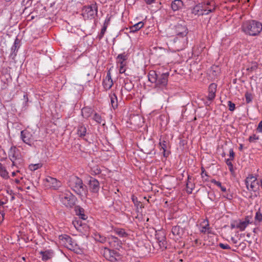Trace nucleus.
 <instances>
[{
	"mask_svg": "<svg viewBox=\"0 0 262 262\" xmlns=\"http://www.w3.org/2000/svg\"><path fill=\"white\" fill-rule=\"evenodd\" d=\"M82 11V15L85 19H92L97 15L98 7L96 4L85 6L83 7Z\"/></svg>",
	"mask_w": 262,
	"mask_h": 262,
	"instance_id": "0eeeda50",
	"label": "nucleus"
},
{
	"mask_svg": "<svg viewBox=\"0 0 262 262\" xmlns=\"http://www.w3.org/2000/svg\"><path fill=\"white\" fill-rule=\"evenodd\" d=\"M20 138L26 144L31 146L33 144L32 134L28 130H23L20 132Z\"/></svg>",
	"mask_w": 262,
	"mask_h": 262,
	"instance_id": "f8f14e48",
	"label": "nucleus"
},
{
	"mask_svg": "<svg viewBox=\"0 0 262 262\" xmlns=\"http://www.w3.org/2000/svg\"><path fill=\"white\" fill-rule=\"evenodd\" d=\"M24 99L25 105H27V103L28 102V100H29L27 94H25L24 95Z\"/></svg>",
	"mask_w": 262,
	"mask_h": 262,
	"instance_id": "bf43d9fd",
	"label": "nucleus"
},
{
	"mask_svg": "<svg viewBox=\"0 0 262 262\" xmlns=\"http://www.w3.org/2000/svg\"><path fill=\"white\" fill-rule=\"evenodd\" d=\"M144 23L143 21H140L134 25H133L129 27V32L130 33H135L139 31L140 29H141L144 26Z\"/></svg>",
	"mask_w": 262,
	"mask_h": 262,
	"instance_id": "5701e85b",
	"label": "nucleus"
},
{
	"mask_svg": "<svg viewBox=\"0 0 262 262\" xmlns=\"http://www.w3.org/2000/svg\"><path fill=\"white\" fill-rule=\"evenodd\" d=\"M77 134L79 137H83L86 134V128L83 124H80L77 127Z\"/></svg>",
	"mask_w": 262,
	"mask_h": 262,
	"instance_id": "393cba45",
	"label": "nucleus"
},
{
	"mask_svg": "<svg viewBox=\"0 0 262 262\" xmlns=\"http://www.w3.org/2000/svg\"><path fill=\"white\" fill-rule=\"evenodd\" d=\"M88 185L92 193H98L100 189L99 182L95 178L90 177L88 182Z\"/></svg>",
	"mask_w": 262,
	"mask_h": 262,
	"instance_id": "9b49d317",
	"label": "nucleus"
},
{
	"mask_svg": "<svg viewBox=\"0 0 262 262\" xmlns=\"http://www.w3.org/2000/svg\"><path fill=\"white\" fill-rule=\"evenodd\" d=\"M204 9L205 12L208 14L210 12H214L215 10V5L213 2H207L203 4Z\"/></svg>",
	"mask_w": 262,
	"mask_h": 262,
	"instance_id": "aec40b11",
	"label": "nucleus"
},
{
	"mask_svg": "<svg viewBox=\"0 0 262 262\" xmlns=\"http://www.w3.org/2000/svg\"><path fill=\"white\" fill-rule=\"evenodd\" d=\"M171 28L176 35L187 36L188 29L185 21L179 20L175 25H171Z\"/></svg>",
	"mask_w": 262,
	"mask_h": 262,
	"instance_id": "423d86ee",
	"label": "nucleus"
},
{
	"mask_svg": "<svg viewBox=\"0 0 262 262\" xmlns=\"http://www.w3.org/2000/svg\"><path fill=\"white\" fill-rule=\"evenodd\" d=\"M231 161H232L231 160L228 159L226 160V163L227 165L229 166V170L230 171H233V164L231 162Z\"/></svg>",
	"mask_w": 262,
	"mask_h": 262,
	"instance_id": "c03bdc74",
	"label": "nucleus"
},
{
	"mask_svg": "<svg viewBox=\"0 0 262 262\" xmlns=\"http://www.w3.org/2000/svg\"><path fill=\"white\" fill-rule=\"evenodd\" d=\"M234 155H235V154H234V152L233 151V149L232 148L230 149V150H229V157H230V158H229V159H230L231 160H233V159L234 158Z\"/></svg>",
	"mask_w": 262,
	"mask_h": 262,
	"instance_id": "603ef678",
	"label": "nucleus"
},
{
	"mask_svg": "<svg viewBox=\"0 0 262 262\" xmlns=\"http://www.w3.org/2000/svg\"><path fill=\"white\" fill-rule=\"evenodd\" d=\"M103 86L106 91L111 89L113 85V81L112 79L110 70L107 72L105 78L103 80Z\"/></svg>",
	"mask_w": 262,
	"mask_h": 262,
	"instance_id": "2eb2a0df",
	"label": "nucleus"
},
{
	"mask_svg": "<svg viewBox=\"0 0 262 262\" xmlns=\"http://www.w3.org/2000/svg\"><path fill=\"white\" fill-rule=\"evenodd\" d=\"M94 112V110L90 107H84L81 110V115L82 117L85 119L90 117Z\"/></svg>",
	"mask_w": 262,
	"mask_h": 262,
	"instance_id": "4be33fe9",
	"label": "nucleus"
},
{
	"mask_svg": "<svg viewBox=\"0 0 262 262\" xmlns=\"http://www.w3.org/2000/svg\"><path fill=\"white\" fill-rule=\"evenodd\" d=\"M245 183L247 190L254 193H251L250 198L254 199L259 196V184L255 176L252 174H249L245 179Z\"/></svg>",
	"mask_w": 262,
	"mask_h": 262,
	"instance_id": "20e7f679",
	"label": "nucleus"
},
{
	"mask_svg": "<svg viewBox=\"0 0 262 262\" xmlns=\"http://www.w3.org/2000/svg\"><path fill=\"white\" fill-rule=\"evenodd\" d=\"M147 5H150L154 3L156 0H144Z\"/></svg>",
	"mask_w": 262,
	"mask_h": 262,
	"instance_id": "052dcab7",
	"label": "nucleus"
},
{
	"mask_svg": "<svg viewBox=\"0 0 262 262\" xmlns=\"http://www.w3.org/2000/svg\"><path fill=\"white\" fill-rule=\"evenodd\" d=\"M9 157L12 162L13 166L20 163L21 159L19 150L15 146H12L8 152Z\"/></svg>",
	"mask_w": 262,
	"mask_h": 262,
	"instance_id": "6e6552de",
	"label": "nucleus"
},
{
	"mask_svg": "<svg viewBox=\"0 0 262 262\" xmlns=\"http://www.w3.org/2000/svg\"><path fill=\"white\" fill-rule=\"evenodd\" d=\"M87 67H88L89 69H92V68H93L92 65V64H88V65L87 66Z\"/></svg>",
	"mask_w": 262,
	"mask_h": 262,
	"instance_id": "338daca9",
	"label": "nucleus"
},
{
	"mask_svg": "<svg viewBox=\"0 0 262 262\" xmlns=\"http://www.w3.org/2000/svg\"><path fill=\"white\" fill-rule=\"evenodd\" d=\"M128 58V55L125 52L119 54L116 58L117 64L126 65V60Z\"/></svg>",
	"mask_w": 262,
	"mask_h": 262,
	"instance_id": "412c9836",
	"label": "nucleus"
},
{
	"mask_svg": "<svg viewBox=\"0 0 262 262\" xmlns=\"http://www.w3.org/2000/svg\"><path fill=\"white\" fill-rule=\"evenodd\" d=\"M242 31L250 36H256L262 30V24L255 20H250L243 23L242 26Z\"/></svg>",
	"mask_w": 262,
	"mask_h": 262,
	"instance_id": "7ed1b4c3",
	"label": "nucleus"
},
{
	"mask_svg": "<svg viewBox=\"0 0 262 262\" xmlns=\"http://www.w3.org/2000/svg\"><path fill=\"white\" fill-rule=\"evenodd\" d=\"M160 145L161 147V148L163 149L164 151H165L167 147V142L165 141L160 142Z\"/></svg>",
	"mask_w": 262,
	"mask_h": 262,
	"instance_id": "8fccbe9b",
	"label": "nucleus"
},
{
	"mask_svg": "<svg viewBox=\"0 0 262 262\" xmlns=\"http://www.w3.org/2000/svg\"><path fill=\"white\" fill-rule=\"evenodd\" d=\"M60 202L68 208H72L75 204L76 197L68 190H65L59 194Z\"/></svg>",
	"mask_w": 262,
	"mask_h": 262,
	"instance_id": "39448f33",
	"label": "nucleus"
},
{
	"mask_svg": "<svg viewBox=\"0 0 262 262\" xmlns=\"http://www.w3.org/2000/svg\"><path fill=\"white\" fill-rule=\"evenodd\" d=\"M61 239L65 244V246L70 250H75L77 246L75 241L69 235H64Z\"/></svg>",
	"mask_w": 262,
	"mask_h": 262,
	"instance_id": "ddd939ff",
	"label": "nucleus"
},
{
	"mask_svg": "<svg viewBox=\"0 0 262 262\" xmlns=\"http://www.w3.org/2000/svg\"><path fill=\"white\" fill-rule=\"evenodd\" d=\"M110 98L112 106L114 109H115L118 106V100L117 96L115 93H111L110 94Z\"/></svg>",
	"mask_w": 262,
	"mask_h": 262,
	"instance_id": "a878e982",
	"label": "nucleus"
},
{
	"mask_svg": "<svg viewBox=\"0 0 262 262\" xmlns=\"http://www.w3.org/2000/svg\"><path fill=\"white\" fill-rule=\"evenodd\" d=\"M119 72L120 73H124L125 72L124 67L126 65L119 64Z\"/></svg>",
	"mask_w": 262,
	"mask_h": 262,
	"instance_id": "864d4df0",
	"label": "nucleus"
},
{
	"mask_svg": "<svg viewBox=\"0 0 262 262\" xmlns=\"http://www.w3.org/2000/svg\"><path fill=\"white\" fill-rule=\"evenodd\" d=\"M72 224L77 230L81 231L82 223L81 220H75L73 221Z\"/></svg>",
	"mask_w": 262,
	"mask_h": 262,
	"instance_id": "c756f323",
	"label": "nucleus"
},
{
	"mask_svg": "<svg viewBox=\"0 0 262 262\" xmlns=\"http://www.w3.org/2000/svg\"><path fill=\"white\" fill-rule=\"evenodd\" d=\"M251 217L247 216L244 221H239L238 222H237L236 225H231L232 228H236L239 229L240 231H244L245 228L247 227V226L251 223L250 222V219Z\"/></svg>",
	"mask_w": 262,
	"mask_h": 262,
	"instance_id": "4468645a",
	"label": "nucleus"
},
{
	"mask_svg": "<svg viewBox=\"0 0 262 262\" xmlns=\"http://www.w3.org/2000/svg\"><path fill=\"white\" fill-rule=\"evenodd\" d=\"M114 231L120 237H126L128 235L123 229H116Z\"/></svg>",
	"mask_w": 262,
	"mask_h": 262,
	"instance_id": "f704fd0d",
	"label": "nucleus"
},
{
	"mask_svg": "<svg viewBox=\"0 0 262 262\" xmlns=\"http://www.w3.org/2000/svg\"><path fill=\"white\" fill-rule=\"evenodd\" d=\"M255 220L259 222L262 221V214L259 211L256 212Z\"/></svg>",
	"mask_w": 262,
	"mask_h": 262,
	"instance_id": "a18cd8bd",
	"label": "nucleus"
},
{
	"mask_svg": "<svg viewBox=\"0 0 262 262\" xmlns=\"http://www.w3.org/2000/svg\"><path fill=\"white\" fill-rule=\"evenodd\" d=\"M257 130L259 133H262V121H260L258 124Z\"/></svg>",
	"mask_w": 262,
	"mask_h": 262,
	"instance_id": "6e6d98bb",
	"label": "nucleus"
},
{
	"mask_svg": "<svg viewBox=\"0 0 262 262\" xmlns=\"http://www.w3.org/2000/svg\"><path fill=\"white\" fill-rule=\"evenodd\" d=\"M209 229V224H207L205 226L202 228L201 230L202 232H206L207 230Z\"/></svg>",
	"mask_w": 262,
	"mask_h": 262,
	"instance_id": "13d9d810",
	"label": "nucleus"
},
{
	"mask_svg": "<svg viewBox=\"0 0 262 262\" xmlns=\"http://www.w3.org/2000/svg\"><path fill=\"white\" fill-rule=\"evenodd\" d=\"M5 167L3 166V165L0 163V170H3Z\"/></svg>",
	"mask_w": 262,
	"mask_h": 262,
	"instance_id": "0e129e2a",
	"label": "nucleus"
},
{
	"mask_svg": "<svg viewBox=\"0 0 262 262\" xmlns=\"http://www.w3.org/2000/svg\"><path fill=\"white\" fill-rule=\"evenodd\" d=\"M155 236L160 248L162 250L166 249L167 242L166 241V236L164 232L163 231L157 232Z\"/></svg>",
	"mask_w": 262,
	"mask_h": 262,
	"instance_id": "9d476101",
	"label": "nucleus"
},
{
	"mask_svg": "<svg viewBox=\"0 0 262 262\" xmlns=\"http://www.w3.org/2000/svg\"><path fill=\"white\" fill-rule=\"evenodd\" d=\"M5 204H6V202L0 201V206H2V205H4Z\"/></svg>",
	"mask_w": 262,
	"mask_h": 262,
	"instance_id": "69168bd1",
	"label": "nucleus"
},
{
	"mask_svg": "<svg viewBox=\"0 0 262 262\" xmlns=\"http://www.w3.org/2000/svg\"><path fill=\"white\" fill-rule=\"evenodd\" d=\"M69 186L78 195L83 196L88 193L86 186L82 180L76 176H72L68 181Z\"/></svg>",
	"mask_w": 262,
	"mask_h": 262,
	"instance_id": "f03ea898",
	"label": "nucleus"
},
{
	"mask_svg": "<svg viewBox=\"0 0 262 262\" xmlns=\"http://www.w3.org/2000/svg\"><path fill=\"white\" fill-rule=\"evenodd\" d=\"M204 174L206 176H208L207 175V172L205 171L204 168L203 167L202 168V173H201V176H202V177L203 178L204 177Z\"/></svg>",
	"mask_w": 262,
	"mask_h": 262,
	"instance_id": "680f3d73",
	"label": "nucleus"
},
{
	"mask_svg": "<svg viewBox=\"0 0 262 262\" xmlns=\"http://www.w3.org/2000/svg\"><path fill=\"white\" fill-rule=\"evenodd\" d=\"M76 214L77 215H81L84 212V209L80 206H76L75 208Z\"/></svg>",
	"mask_w": 262,
	"mask_h": 262,
	"instance_id": "a19ab883",
	"label": "nucleus"
},
{
	"mask_svg": "<svg viewBox=\"0 0 262 262\" xmlns=\"http://www.w3.org/2000/svg\"><path fill=\"white\" fill-rule=\"evenodd\" d=\"M191 13L195 15H207L204 9L203 5L199 4L195 6L191 10Z\"/></svg>",
	"mask_w": 262,
	"mask_h": 262,
	"instance_id": "f3484780",
	"label": "nucleus"
},
{
	"mask_svg": "<svg viewBox=\"0 0 262 262\" xmlns=\"http://www.w3.org/2000/svg\"><path fill=\"white\" fill-rule=\"evenodd\" d=\"M219 246L223 249H230L231 248L228 244H224L223 243H220Z\"/></svg>",
	"mask_w": 262,
	"mask_h": 262,
	"instance_id": "3c124183",
	"label": "nucleus"
},
{
	"mask_svg": "<svg viewBox=\"0 0 262 262\" xmlns=\"http://www.w3.org/2000/svg\"><path fill=\"white\" fill-rule=\"evenodd\" d=\"M95 239L96 241L101 243H104L106 241V237L99 234L95 235Z\"/></svg>",
	"mask_w": 262,
	"mask_h": 262,
	"instance_id": "e433bc0d",
	"label": "nucleus"
},
{
	"mask_svg": "<svg viewBox=\"0 0 262 262\" xmlns=\"http://www.w3.org/2000/svg\"><path fill=\"white\" fill-rule=\"evenodd\" d=\"M0 176L5 179L8 178V172L6 169V168H4L3 170H0Z\"/></svg>",
	"mask_w": 262,
	"mask_h": 262,
	"instance_id": "ea45409f",
	"label": "nucleus"
},
{
	"mask_svg": "<svg viewBox=\"0 0 262 262\" xmlns=\"http://www.w3.org/2000/svg\"><path fill=\"white\" fill-rule=\"evenodd\" d=\"M104 252L106 258L108 259L110 261H113L115 259L113 256H111V251L108 248H105Z\"/></svg>",
	"mask_w": 262,
	"mask_h": 262,
	"instance_id": "c9c22d12",
	"label": "nucleus"
},
{
	"mask_svg": "<svg viewBox=\"0 0 262 262\" xmlns=\"http://www.w3.org/2000/svg\"><path fill=\"white\" fill-rule=\"evenodd\" d=\"M18 43H19V42H18V39H16L15 41H14V44L13 45V46L11 47V51L13 52L11 54V56H13V57H15L16 56V53H15V51L16 50L17 51L18 50Z\"/></svg>",
	"mask_w": 262,
	"mask_h": 262,
	"instance_id": "7c9ffc66",
	"label": "nucleus"
},
{
	"mask_svg": "<svg viewBox=\"0 0 262 262\" xmlns=\"http://www.w3.org/2000/svg\"><path fill=\"white\" fill-rule=\"evenodd\" d=\"M182 232V228L179 226H173L171 229V233L174 236H180Z\"/></svg>",
	"mask_w": 262,
	"mask_h": 262,
	"instance_id": "cd10ccee",
	"label": "nucleus"
},
{
	"mask_svg": "<svg viewBox=\"0 0 262 262\" xmlns=\"http://www.w3.org/2000/svg\"><path fill=\"white\" fill-rule=\"evenodd\" d=\"M79 216L80 217L81 219H82L83 220H85L86 219V217H85V215L84 214V212L81 215H80Z\"/></svg>",
	"mask_w": 262,
	"mask_h": 262,
	"instance_id": "e2e57ef3",
	"label": "nucleus"
},
{
	"mask_svg": "<svg viewBox=\"0 0 262 262\" xmlns=\"http://www.w3.org/2000/svg\"><path fill=\"white\" fill-rule=\"evenodd\" d=\"M203 49L204 47H195L193 49L192 53L194 56H199L201 54Z\"/></svg>",
	"mask_w": 262,
	"mask_h": 262,
	"instance_id": "2f4dec72",
	"label": "nucleus"
},
{
	"mask_svg": "<svg viewBox=\"0 0 262 262\" xmlns=\"http://www.w3.org/2000/svg\"><path fill=\"white\" fill-rule=\"evenodd\" d=\"M232 240L234 244H236L237 243V241L235 240L233 238H232Z\"/></svg>",
	"mask_w": 262,
	"mask_h": 262,
	"instance_id": "774afa93",
	"label": "nucleus"
},
{
	"mask_svg": "<svg viewBox=\"0 0 262 262\" xmlns=\"http://www.w3.org/2000/svg\"><path fill=\"white\" fill-rule=\"evenodd\" d=\"M93 119L98 123H103V125L105 124V122L103 120L101 116L97 113H95Z\"/></svg>",
	"mask_w": 262,
	"mask_h": 262,
	"instance_id": "473e14b6",
	"label": "nucleus"
},
{
	"mask_svg": "<svg viewBox=\"0 0 262 262\" xmlns=\"http://www.w3.org/2000/svg\"><path fill=\"white\" fill-rule=\"evenodd\" d=\"M132 200L135 206H136L137 207H141L142 204H141L140 202L138 201L137 198L134 195H133L132 196Z\"/></svg>",
	"mask_w": 262,
	"mask_h": 262,
	"instance_id": "58836bf2",
	"label": "nucleus"
},
{
	"mask_svg": "<svg viewBox=\"0 0 262 262\" xmlns=\"http://www.w3.org/2000/svg\"><path fill=\"white\" fill-rule=\"evenodd\" d=\"M259 139V137L255 134L251 136L249 138V141L250 142H255L256 141Z\"/></svg>",
	"mask_w": 262,
	"mask_h": 262,
	"instance_id": "37998d69",
	"label": "nucleus"
},
{
	"mask_svg": "<svg viewBox=\"0 0 262 262\" xmlns=\"http://www.w3.org/2000/svg\"><path fill=\"white\" fill-rule=\"evenodd\" d=\"M174 47L178 50H182L184 49L188 44V37L176 35L173 39Z\"/></svg>",
	"mask_w": 262,
	"mask_h": 262,
	"instance_id": "1a4fd4ad",
	"label": "nucleus"
},
{
	"mask_svg": "<svg viewBox=\"0 0 262 262\" xmlns=\"http://www.w3.org/2000/svg\"><path fill=\"white\" fill-rule=\"evenodd\" d=\"M45 180L48 183V186L53 188L54 189H57L61 186L60 182L55 178L48 177L46 178Z\"/></svg>",
	"mask_w": 262,
	"mask_h": 262,
	"instance_id": "dca6fc26",
	"label": "nucleus"
},
{
	"mask_svg": "<svg viewBox=\"0 0 262 262\" xmlns=\"http://www.w3.org/2000/svg\"><path fill=\"white\" fill-rule=\"evenodd\" d=\"M257 66L256 64H255L254 66H251L250 68H248L247 69V70L248 71H250V72H252L253 71L256 70L257 69Z\"/></svg>",
	"mask_w": 262,
	"mask_h": 262,
	"instance_id": "5fc2aeb1",
	"label": "nucleus"
},
{
	"mask_svg": "<svg viewBox=\"0 0 262 262\" xmlns=\"http://www.w3.org/2000/svg\"><path fill=\"white\" fill-rule=\"evenodd\" d=\"M216 91V85L215 83H211L208 88V95L207 99L212 101L215 97V93Z\"/></svg>",
	"mask_w": 262,
	"mask_h": 262,
	"instance_id": "a211bd4d",
	"label": "nucleus"
},
{
	"mask_svg": "<svg viewBox=\"0 0 262 262\" xmlns=\"http://www.w3.org/2000/svg\"><path fill=\"white\" fill-rule=\"evenodd\" d=\"M111 19V16L107 15L106 17V19L104 21L103 26H105L106 27H107L110 24Z\"/></svg>",
	"mask_w": 262,
	"mask_h": 262,
	"instance_id": "09e8293b",
	"label": "nucleus"
},
{
	"mask_svg": "<svg viewBox=\"0 0 262 262\" xmlns=\"http://www.w3.org/2000/svg\"><path fill=\"white\" fill-rule=\"evenodd\" d=\"M184 7V3L182 0H174L171 3V8L173 11L182 9Z\"/></svg>",
	"mask_w": 262,
	"mask_h": 262,
	"instance_id": "6ab92c4d",
	"label": "nucleus"
},
{
	"mask_svg": "<svg viewBox=\"0 0 262 262\" xmlns=\"http://www.w3.org/2000/svg\"><path fill=\"white\" fill-rule=\"evenodd\" d=\"M192 178L189 176H188L187 182L186 184V188L187 191L189 193H191L194 187V185L193 183L191 182Z\"/></svg>",
	"mask_w": 262,
	"mask_h": 262,
	"instance_id": "bb28decb",
	"label": "nucleus"
},
{
	"mask_svg": "<svg viewBox=\"0 0 262 262\" xmlns=\"http://www.w3.org/2000/svg\"><path fill=\"white\" fill-rule=\"evenodd\" d=\"M134 85L132 81L128 79L124 80V88L127 91L130 92L134 88Z\"/></svg>",
	"mask_w": 262,
	"mask_h": 262,
	"instance_id": "c85d7f7f",
	"label": "nucleus"
},
{
	"mask_svg": "<svg viewBox=\"0 0 262 262\" xmlns=\"http://www.w3.org/2000/svg\"><path fill=\"white\" fill-rule=\"evenodd\" d=\"M228 106L229 107V110L230 111H233L235 110V104L232 102L231 101H229L228 102Z\"/></svg>",
	"mask_w": 262,
	"mask_h": 262,
	"instance_id": "de8ad7c7",
	"label": "nucleus"
},
{
	"mask_svg": "<svg viewBox=\"0 0 262 262\" xmlns=\"http://www.w3.org/2000/svg\"><path fill=\"white\" fill-rule=\"evenodd\" d=\"M211 182L212 183H213L215 185H216L217 186H218L219 187H220L222 190V192H226L227 191V189H226V188L223 186L222 185V184L219 181H216L214 179H212L211 181Z\"/></svg>",
	"mask_w": 262,
	"mask_h": 262,
	"instance_id": "72a5a7b5",
	"label": "nucleus"
},
{
	"mask_svg": "<svg viewBox=\"0 0 262 262\" xmlns=\"http://www.w3.org/2000/svg\"><path fill=\"white\" fill-rule=\"evenodd\" d=\"M42 166L41 163H37L35 164H31L29 165V169L32 171H35L40 168H41Z\"/></svg>",
	"mask_w": 262,
	"mask_h": 262,
	"instance_id": "4c0bfd02",
	"label": "nucleus"
},
{
	"mask_svg": "<svg viewBox=\"0 0 262 262\" xmlns=\"http://www.w3.org/2000/svg\"><path fill=\"white\" fill-rule=\"evenodd\" d=\"M226 194L223 195V196L228 200H231L232 199V195L230 194L225 192Z\"/></svg>",
	"mask_w": 262,
	"mask_h": 262,
	"instance_id": "4d7b16f0",
	"label": "nucleus"
},
{
	"mask_svg": "<svg viewBox=\"0 0 262 262\" xmlns=\"http://www.w3.org/2000/svg\"><path fill=\"white\" fill-rule=\"evenodd\" d=\"M39 254L42 256V260L46 261L52 258L53 252L51 250L41 251Z\"/></svg>",
	"mask_w": 262,
	"mask_h": 262,
	"instance_id": "b1692460",
	"label": "nucleus"
},
{
	"mask_svg": "<svg viewBox=\"0 0 262 262\" xmlns=\"http://www.w3.org/2000/svg\"><path fill=\"white\" fill-rule=\"evenodd\" d=\"M107 28V27H106L105 26H103L100 34L98 35V38L99 40L103 38V35L106 32Z\"/></svg>",
	"mask_w": 262,
	"mask_h": 262,
	"instance_id": "79ce46f5",
	"label": "nucleus"
},
{
	"mask_svg": "<svg viewBox=\"0 0 262 262\" xmlns=\"http://www.w3.org/2000/svg\"><path fill=\"white\" fill-rule=\"evenodd\" d=\"M245 98H246V101L247 103H249L252 101V97L251 94L249 93H246L245 94Z\"/></svg>",
	"mask_w": 262,
	"mask_h": 262,
	"instance_id": "49530a36",
	"label": "nucleus"
},
{
	"mask_svg": "<svg viewBox=\"0 0 262 262\" xmlns=\"http://www.w3.org/2000/svg\"><path fill=\"white\" fill-rule=\"evenodd\" d=\"M169 75L168 72L161 74L155 71H150L148 75V80L151 83H155L154 88L157 91H164L167 89Z\"/></svg>",
	"mask_w": 262,
	"mask_h": 262,
	"instance_id": "f257e3e1",
	"label": "nucleus"
}]
</instances>
